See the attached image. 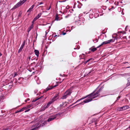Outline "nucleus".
<instances>
[{
  "label": "nucleus",
  "instance_id": "obj_1",
  "mask_svg": "<svg viewBox=\"0 0 130 130\" xmlns=\"http://www.w3.org/2000/svg\"><path fill=\"white\" fill-rule=\"evenodd\" d=\"M101 90L102 89L100 88L96 92H93L89 95H87L85 97L78 100L74 103H75L78 101H79L80 100L84 99L88 97V98L84 100L83 101V102L85 103H87L90 102L93 99L95 98L100 95L99 93Z\"/></svg>",
  "mask_w": 130,
  "mask_h": 130
},
{
  "label": "nucleus",
  "instance_id": "obj_2",
  "mask_svg": "<svg viewBox=\"0 0 130 130\" xmlns=\"http://www.w3.org/2000/svg\"><path fill=\"white\" fill-rule=\"evenodd\" d=\"M61 114V113L59 112L54 115L51 116L48 119L47 121L48 122H50L55 119H57L60 117Z\"/></svg>",
  "mask_w": 130,
  "mask_h": 130
},
{
  "label": "nucleus",
  "instance_id": "obj_3",
  "mask_svg": "<svg viewBox=\"0 0 130 130\" xmlns=\"http://www.w3.org/2000/svg\"><path fill=\"white\" fill-rule=\"evenodd\" d=\"M46 122H44L42 123L40 122L39 123H38L35 124H34L32 127H34V128L30 130H36L37 128L41 126H43L46 123Z\"/></svg>",
  "mask_w": 130,
  "mask_h": 130
},
{
  "label": "nucleus",
  "instance_id": "obj_4",
  "mask_svg": "<svg viewBox=\"0 0 130 130\" xmlns=\"http://www.w3.org/2000/svg\"><path fill=\"white\" fill-rule=\"evenodd\" d=\"M27 0H23L20 1L14 5L12 9H15L23 4Z\"/></svg>",
  "mask_w": 130,
  "mask_h": 130
},
{
  "label": "nucleus",
  "instance_id": "obj_5",
  "mask_svg": "<svg viewBox=\"0 0 130 130\" xmlns=\"http://www.w3.org/2000/svg\"><path fill=\"white\" fill-rule=\"evenodd\" d=\"M113 42V40L112 39H111L110 40H109L108 41H105L104 42L102 43V44L100 45L97 48H98L99 47L101 46L102 45L104 44H108L110 43L111 42Z\"/></svg>",
  "mask_w": 130,
  "mask_h": 130
},
{
  "label": "nucleus",
  "instance_id": "obj_6",
  "mask_svg": "<svg viewBox=\"0 0 130 130\" xmlns=\"http://www.w3.org/2000/svg\"><path fill=\"white\" fill-rule=\"evenodd\" d=\"M72 89H68L64 93L68 96L70 95L72 92Z\"/></svg>",
  "mask_w": 130,
  "mask_h": 130
},
{
  "label": "nucleus",
  "instance_id": "obj_7",
  "mask_svg": "<svg viewBox=\"0 0 130 130\" xmlns=\"http://www.w3.org/2000/svg\"><path fill=\"white\" fill-rule=\"evenodd\" d=\"M57 86V85H55L53 87L49 86L45 90H44L45 92H46L49 90L52 89L53 87H55Z\"/></svg>",
  "mask_w": 130,
  "mask_h": 130
},
{
  "label": "nucleus",
  "instance_id": "obj_8",
  "mask_svg": "<svg viewBox=\"0 0 130 130\" xmlns=\"http://www.w3.org/2000/svg\"><path fill=\"white\" fill-rule=\"evenodd\" d=\"M68 103L66 102H63L62 104L60 105V107L61 108H62L63 107H64L67 105Z\"/></svg>",
  "mask_w": 130,
  "mask_h": 130
},
{
  "label": "nucleus",
  "instance_id": "obj_9",
  "mask_svg": "<svg viewBox=\"0 0 130 130\" xmlns=\"http://www.w3.org/2000/svg\"><path fill=\"white\" fill-rule=\"evenodd\" d=\"M47 108V106H46V105H45L42 107L41 108V109L40 110V111H44L45 109Z\"/></svg>",
  "mask_w": 130,
  "mask_h": 130
},
{
  "label": "nucleus",
  "instance_id": "obj_10",
  "mask_svg": "<svg viewBox=\"0 0 130 130\" xmlns=\"http://www.w3.org/2000/svg\"><path fill=\"white\" fill-rule=\"evenodd\" d=\"M34 52L37 57H38L39 54V51L38 50H34Z\"/></svg>",
  "mask_w": 130,
  "mask_h": 130
},
{
  "label": "nucleus",
  "instance_id": "obj_11",
  "mask_svg": "<svg viewBox=\"0 0 130 130\" xmlns=\"http://www.w3.org/2000/svg\"><path fill=\"white\" fill-rule=\"evenodd\" d=\"M34 6V5H32L30 7V8L27 11V12H30L32 10V9L33 8Z\"/></svg>",
  "mask_w": 130,
  "mask_h": 130
},
{
  "label": "nucleus",
  "instance_id": "obj_12",
  "mask_svg": "<svg viewBox=\"0 0 130 130\" xmlns=\"http://www.w3.org/2000/svg\"><path fill=\"white\" fill-rule=\"evenodd\" d=\"M58 99V94H56L55 95L54 97L52 99H54L55 100V101L56 100H57V99Z\"/></svg>",
  "mask_w": 130,
  "mask_h": 130
},
{
  "label": "nucleus",
  "instance_id": "obj_13",
  "mask_svg": "<svg viewBox=\"0 0 130 130\" xmlns=\"http://www.w3.org/2000/svg\"><path fill=\"white\" fill-rule=\"evenodd\" d=\"M122 107L123 108V110H124L128 108H129V107L128 105H125Z\"/></svg>",
  "mask_w": 130,
  "mask_h": 130
},
{
  "label": "nucleus",
  "instance_id": "obj_14",
  "mask_svg": "<svg viewBox=\"0 0 130 130\" xmlns=\"http://www.w3.org/2000/svg\"><path fill=\"white\" fill-rule=\"evenodd\" d=\"M84 55H85L84 54H82V55H79V57L81 58H80V59H84V60H85Z\"/></svg>",
  "mask_w": 130,
  "mask_h": 130
},
{
  "label": "nucleus",
  "instance_id": "obj_15",
  "mask_svg": "<svg viewBox=\"0 0 130 130\" xmlns=\"http://www.w3.org/2000/svg\"><path fill=\"white\" fill-rule=\"evenodd\" d=\"M68 96L67 95L65 94L64 93L63 95L62 96V97L61 98V99H66L67 97Z\"/></svg>",
  "mask_w": 130,
  "mask_h": 130
},
{
  "label": "nucleus",
  "instance_id": "obj_16",
  "mask_svg": "<svg viewBox=\"0 0 130 130\" xmlns=\"http://www.w3.org/2000/svg\"><path fill=\"white\" fill-rule=\"evenodd\" d=\"M68 96L67 95L65 94L64 93L63 95L62 96V97L61 98V99H66L67 97Z\"/></svg>",
  "mask_w": 130,
  "mask_h": 130
},
{
  "label": "nucleus",
  "instance_id": "obj_17",
  "mask_svg": "<svg viewBox=\"0 0 130 130\" xmlns=\"http://www.w3.org/2000/svg\"><path fill=\"white\" fill-rule=\"evenodd\" d=\"M33 26V24H32L30 27L28 28V32H29L30 30L32 28Z\"/></svg>",
  "mask_w": 130,
  "mask_h": 130
},
{
  "label": "nucleus",
  "instance_id": "obj_18",
  "mask_svg": "<svg viewBox=\"0 0 130 130\" xmlns=\"http://www.w3.org/2000/svg\"><path fill=\"white\" fill-rule=\"evenodd\" d=\"M117 110L119 111H121L123 110V108L122 107H118L117 108Z\"/></svg>",
  "mask_w": 130,
  "mask_h": 130
},
{
  "label": "nucleus",
  "instance_id": "obj_19",
  "mask_svg": "<svg viewBox=\"0 0 130 130\" xmlns=\"http://www.w3.org/2000/svg\"><path fill=\"white\" fill-rule=\"evenodd\" d=\"M24 108H22V109H21L20 110H18L17 111H16L15 112V113H18V112H21L23 111L24 110Z\"/></svg>",
  "mask_w": 130,
  "mask_h": 130
},
{
  "label": "nucleus",
  "instance_id": "obj_20",
  "mask_svg": "<svg viewBox=\"0 0 130 130\" xmlns=\"http://www.w3.org/2000/svg\"><path fill=\"white\" fill-rule=\"evenodd\" d=\"M128 81L126 85L127 86H128L130 85V77L128 79Z\"/></svg>",
  "mask_w": 130,
  "mask_h": 130
},
{
  "label": "nucleus",
  "instance_id": "obj_21",
  "mask_svg": "<svg viewBox=\"0 0 130 130\" xmlns=\"http://www.w3.org/2000/svg\"><path fill=\"white\" fill-rule=\"evenodd\" d=\"M24 47L21 46L18 52V53H20L22 50V49H23Z\"/></svg>",
  "mask_w": 130,
  "mask_h": 130
},
{
  "label": "nucleus",
  "instance_id": "obj_22",
  "mask_svg": "<svg viewBox=\"0 0 130 130\" xmlns=\"http://www.w3.org/2000/svg\"><path fill=\"white\" fill-rule=\"evenodd\" d=\"M55 101V100L54 99H52L49 102V103L51 104L52 103L54 102Z\"/></svg>",
  "mask_w": 130,
  "mask_h": 130
},
{
  "label": "nucleus",
  "instance_id": "obj_23",
  "mask_svg": "<svg viewBox=\"0 0 130 130\" xmlns=\"http://www.w3.org/2000/svg\"><path fill=\"white\" fill-rule=\"evenodd\" d=\"M42 13H40L38 15L36 16L37 18L38 19L41 16Z\"/></svg>",
  "mask_w": 130,
  "mask_h": 130
},
{
  "label": "nucleus",
  "instance_id": "obj_24",
  "mask_svg": "<svg viewBox=\"0 0 130 130\" xmlns=\"http://www.w3.org/2000/svg\"><path fill=\"white\" fill-rule=\"evenodd\" d=\"M3 97H0V103L3 101Z\"/></svg>",
  "mask_w": 130,
  "mask_h": 130
},
{
  "label": "nucleus",
  "instance_id": "obj_25",
  "mask_svg": "<svg viewBox=\"0 0 130 130\" xmlns=\"http://www.w3.org/2000/svg\"><path fill=\"white\" fill-rule=\"evenodd\" d=\"M91 50L93 52L96 50V48H93Z\"/></svg>",
  "mask_w": 130,
  "mask_h": 130
},
{
  "label": "nucleus",
  "instance_id": "obj_26",
  "mask_svg": "<svg viewBox=\"0 0 130 130\" xmlns=\"http://www.w3.org/2000/svg\"><path fill=\"white\" fill-rule=\"evenodd\" d=\"M92 59V58H90L88 60H87L86 61L84 62V63L85 64H86L88 62H89V61L90 60Z\"/></svg>",
  "mask_w": 130,
  "mask_h": 130
},
{
  "label": "nucleus",
  "instance_id": "obj_27",
  "mask_svg": "<svg viewBox=\"0 0 130 130\" xmlns=\"http://www.w3.org/2000/svg\"><path fill=\"white\" fill-rule=\"evenodd\" d=\"M93 42H94L95 43L96 42H97L98 41V40L97 39H93Z\"/></svg>",
  "mask_w": 130,
  "mask_h": 130
},
{
  "label": "nucleus",
  "instance_id": "obj_28",
  "mask_svg": "<svg viewBox=\"0 0 130 130\" xmlns=\"http://www.w3.org/2000/svg\"><path fill=\"white\" fill-rule=\"evenodd\" d=\"M25 41H24L22 44V45H21V46H23V47H24V45H25Z\"/></svg>",
  "mask_w": 130,
  "mask_h": 130
},
{
  "label": "nucleus",
  "instance_id": "obj_29",
  "mask_svg": "<svg viewBox=\"0 0 130 130\" xmlns=\"http://www.w3.org/2000/svg\"><path fill=\"white\" fill-rule=\"evenodd\" d=\"M51 105V104H50L49 102H48L47 104H45V105H46V106H47V107L48 108V107H49L50 105Z\"/></svg>",
  "mask_w": 130,
  "mask_h": 130
},
{
  "label": "nucleus",
  "instance_id": "obj_30",
  "mask_svg": "<svg viewBox=\"0 0 130 130\" xmlns=\"http://www.w3.org/2000/svg\"><path fill=\"white\" fill-rule=\"evenodd\" d=\"M31 59V57L30 56H29V55L28 56L27 58V60L28 61H29Z\"/></svg>",
  "mask_w": 130,
  "mask_h": 130
},
{
  "label": "nucleus",
  "instance_id": "obj_31",
  "mask_svg": "<svg viewBox=\"0 0 130 130\" xmlns=\"http://www.w3.org/2000/svg\"><path fill=\"white\" fill-rule=\"evenodd\" d=\"M17 74L16 73H14V75H13L12 76L13 77H15L17 75Z\"/></svg>",
  "mask_w": 130,
  "mask_h": 130
},
{
  "label": "nucleus",
  "instance_id": "obj_32",
  "mask_svg": "<svg viewBox=\"0 0 130 130\" xmlns=\"http://www.w3.org/2000/svg\"><path fill=\"white\" fill-rule=\"evenodd\" d=\"M38 19V18H37V17L36 16L33 20L34 21H35Z\"/></svg>",
  "mask_w": 130,
  "mask_h": 130
},
{
  "label": "nucleus",
  "instance_id": "obj_33",
  "mask_svg": "<svg viewBox=\"0 0 130 130\" xmlns=\"http://www.w3.org/2000/svg\"><path fill=\"white\" fill-rule=\"evenodd\" d=\"M32 106V104H30L29 105H28L27 106L28 108H29L30 107H31Z\"/></svg>",
  "mask_w": 130,
  "mask_h": 130
},
{
  "label": "nucleus",
  "instance_id": "obj_34",
  "mask_svg": "<svg viewBox=\"0 0 130 130\" xmlns=\"http://www.w3.org/2000/svg\"><path fill=\"white\" fill-rule=\"evenodd\" d=\"M55 19L57 21H58L59 20L58 19V17L57 16H56L55 18Z\"/></svg>",
  "mask_w": 130,
  "mask_h": 130
},
{
  "label": "nucleus",
  "instance_id": "obj_35",
  "mask_svg": "<svg viewBox=\"0 0 130 130\" xmlns=\"http://www.w3.org/2000/svg\"><path fill=\"white\" fill-rule=\"evenodd\" d=\"M19 80H23V78H20L19 79Z\"/></svg>",
  "mask_w": 130,
  "mask_h": 130
},
{
  "label": "nucleus",
  "instance_id": "obj_36",
  "mask_svg": "<svg viewBox=\"0 0 130 130\" xmlns=\"http://www.w3.org/2000/svg\"><path fill=\"white\" fill-rule=\"evenodd\" d=\"M42 97V96H41V97H40V98H38V99H36L35 100H34V101H36L37 100H39V99H40V98H41Z\"/></svg>",
  "mask_w": 130,
  "mask_h": 130
},
{
  "label": "nucleus",
  "instance_id": "obj_37",
  "mask_svg": "<svg viewBox=\"0 0 130 130\" xmlns=\"http://www.w3.org/2000/svg\"><path fill=\"white\" fill-rule=\"evenodd\" d=\"M30 110V109H28V110H25V112H27L29 111Z\"/></svg>",
  "mask_w": 130,
  "mask_h": 130
},
{
  "label": "nucleus",
  "instance_id": "obj_38",
  "mask_svg": "<svg viewBox=\"0 0 130 130\" xmlns=\"http://www.w3.org/2000/svg\"><path fill=\"white\" fill-rule=\"evenodd\" d=\"M30 110V109H28V110H25V112H27L29 111Z\"/></svg>",
  "mask_w": 130,
  "mask_h": 130
},
{
  "label": "nucleus",
  "instance_id": "obj_39",
  "mask_svg": "<svg viewBox=\"0 0 130 130\" xmlns=\"http://www.w3.org/2000/svg\"><path fill=\"white\" fill-rule=\"evenodd\" d=\"M23 108H24V110H25V109H27L28 107H27H27H24Z\"/></svg>",
  "mask_w": 130,
  "mask_h": 130
},
{
  "label": "nucleus",
  "instance_id": "obj_40",
  "mask_svg": "<svg viewBox=\"0 0 130 130\" xmlns=\"http://www.w3.org/2000/svg\"><path fill=\"white\" fill-rule=\"evenodd\" d=\"M9 129L8 128L3 129L2 130H8Z\"/></svg>",
  "mask_w": 130,
  "mask_h": 130
},
{
  "label": "nucleus",
  "instance_id": "obj_41",
  "mask_svg": "<svg viewBox=\"0 0 130 130\" xmlns=\"http://www.w3.org/2000/svg\"><path fill=\"white\" fill-rule=\"evenodd\" d=\"M37 92L38 90H36L34 91V93H35V94L37 93Z\"/></svg>",
  "mask_w": 130,
  "mask_h": 130
},
{
  "label": "nucleus",
  "instance_id": "obj_42",
  "mask_svg": "<svg viewBox=\"0 0 130 130\" xmlns=\"http://www.w3.org/2000/svg\"><path fill=\"white\" fill-rule=\"evenodd\" d=\"M51 8V5H50V6L49 7V8H48V9H47V10H49Z\"/></svg>",
  "mask_w": 130,
  "mask_h": 130
},
{
  "label": "nucleus",
  "instance_id": "obj_43",
  "mask_svg": "<svg viewBox=\"0 0 130 130\" xmlns=\"http://www.w3.org/2000/svg\"><path fill=\"white\" fill-rule=\"evenodd\" d=\"M43 4V3L42 2H41L39 3V5H40L42 4Z\"/></svg>",
  "mask_w": 130,
  "mask_h": 130
},
{
  "label": "nucleus",
  "instance_id": "obj_44",
  "mask_svg": "<svg viewBox=\"0 0 130 130\" xmlns=\"http://www.w3.org/2000/svg\"><path fill=\"white\" fill-rule=\"evenodd\" d=\"M49 30L47 31V32L46 31H45V33H46V34H45V35H47V33H48V32H49Z\"/></svg>",
  "mask_w": 130,
  "mask_h": 130
},
{
  "label": "nucleus",
  "instance_id": "obj_45",
  "mask_svg": "<svg viewBox=\"0 0 130 130\" xmlns=\"http://www.w3.org/2000/svg\"><path fill=\"white\" fill-rule=\"evenodd\" d=\"M66 34V32H63V33H62V35H65V34Z\"/></svg>",
  "mask_w": 130,
  "mask_h": 130
},
{
  "label": "nucleus",
  "instance_id": "obj_46",
  "mask_svg": "<svg viewBox=\"0 0 130 130\" xmlns=\"http://www.w3.org/2000/svg\"><path fill=\"white\" fill-rule=\"evenodd\" d=\"M120 96H119L117 99V100H119V99L120 98Z\"/></svg>",
  "mask_w": 130,
  "mask_h": 130
},
{
  "label": "nucleus",
  "instance_id": "obj_47",
  "mask_svg": "<svg viewBox=\"0 0 130 130\" xmlns=\"http://www.w3.org/2000/svg\"><path fill=\"white\" fill-rule=\"evenodd\" d=\"M25 94V95H26V96H29V95H28V94L26 93V94Z\"/></svg>",
  "mask_w": 130,
  "mask_h": 130
},
{
  "label": "nucleus",
  "instance_id": "obj_48",
  "mask_svg": "<svg viewBox=\"0 0 130 130\" xmlns=\"http://www.w3.org/2000/svg\"><path fill=\"white\" fill-rule=\"evenodd\" d=\"M47 11H42V13H43V12H46Z\"/></svg>",
  "mask_w": 130,
  "mask_h": 130
},
{
  "label": "nucleus",
  "instance_id": "obj_49",
  "mask_svg": "<svg viewBox=\"0 0 130 130\" xmlns=\"http://www.w3.org/2000/svg\"><path fill=\"white\" fill-rule=\"evenodd\" d=\"M35 21H34V20H33L32 22V24H33H33L34 23V22Z\"/></svg>",
  "mask_w": 130,
  "mask_h": 130
},
{
  "label": "nucleus",
  "instance_id": "obj_50",
  "mask_svg": "<svg viewBox=\"0 0 130 130\" xmlns=\"http://www.w3.org/2000/svg\"><path fill=\"white\" fill-rule=\"evenodd\" d=\"M2 54L1 53H0V56H1L2 55Z\"/></svg>",
  "mask_w": 130,
  "mask_h": 130
},
{
  "label": "nucleus",
  "instance_id": "obj_51",
  "mask_svg": "<svg viewBox=\"0 0 130 130\" xmlns=\"http://www.w3.org/2000/svg\"><path fill=\"white\" fill-rule=\"evenodd\" d=\"M27 101H29V99H27Z\"/></svg>",
  "mask_w": 130,
  "mask_h": 130
},
{
  "label": "nucleus",
  "instance_id": "obj_52",
  "mask_svg": "<svg viewBox=\"0 0 130 130\" xmlns=\"http://www.w3.org/2000/svg\"><path fill=\"white\" fill-rule=\"evenodd\" d=\"M68 17V16H65V18H67Z\"/></svg>",
  "mask_w": 130,
  "mask_h": 130
},
{
  "label": "nucleus",
  "instance_id": "obj_53",
  "mask_svg": "<svg viewBox=\"0 0 130 130\" xmlns=\"http://www.w3.org/2000/svg\"><path fill=\"white\" fill-rule=\"evenodd\" d=\"M27 101V100H25V102H26Z\"/></svg>",
  "mask_w": 130,
  "mask_h": 130
},
{
  "label": "nucleus",
  "instance_id": "obj_54",
  "mask_svg": "<svg viewBox=\"0 0 130 130\" xmlns=\"http://www.w3.org/2000/svg\"><path fill=\"white\" fill-rule=\"evenodd\" d=\"M43 100H42V101H41V102H43Z\"/></svg>",
  "mask_w": 130,
  "mask_h": 130
},
{
  "label": "nucleus",
  "instance_id": "obj_55",
  "mask_svg": "<svg viewBox=\"0 0 130 130\" xmlns=\"http://www.w3.org/2000/svg\"><path fill=\"white\" fill-rule=\"evenodd\" d=\"M128 128H130V125L128 127Z\"/></svg>",
  "mask_w": 130,
  "mask_h": 130
},
{
  "label": "nucleus",
  "instance_id": "obj_56",
  "mask_svg": "<svg viewBox=\"0 0 130 130\" xmlns=\"http://www.w3.org/2000/svg\"><path fill=\"white\" fill-rule=\"evenodd\" d=\"M79 47H78L77 48V49H79Z\"/></svg>",
  "mask_w": 130,
  "mask_h": 130
},
{
  "label": "nucleus",
  "instance_id": "obj_57",
  "mask_svg": "<svg viewBox=\"0 0 130 130\" xmlns=\"http://www.w3.org/2000/svg\"><path fill=\"white\" fill-rule=\"evenodd\" d=\"M95 125H96V123L95 122Z\"/></svg>",
  "mask_w": 130,
  "mask_h": 130
},
{
  "label": "nucleus",
  "instance_id": "obj_58",
  "mask_svg": "<svg viewBox=\"0 0 130 130\" xmlns=\"http://www.w3.org/2000/svg\"><path fill=\"white\" fill-rule=\"evenodd\" d=\"M39 5H39H37V6H38Z\"/></svg>",
  "mask_w": 130,
  "mask_h": 130
},
{
  "label": "nucleus",
  "instance_id": "obj_59",
  "mask_svg": "<svg viewBox=\"0 0 130 130\" xmlns=\"http://www.w3.org/2000/svg\"><path fill=\"white\" fill-rule=\"evenodd\" d=\"M74 49H76V48H74Z\"/></svg>",
  "mask_w": 130,
  "mask_h": 130
},
{
  "label": "nucleus",
  "instance_id": "obj_60",
  "mask_svg": "<svg viewBox=\"0 0 130 130\" xmlns=\"http://www.w3.org/2000/svg\"><path fill=\"white\" fill-rule=\"evenodd\" d=\"M130 67H127V68H129Z\"/></svg>",
  "mask_w": 130,
  "mask_h": 130
},
{
  "label": "nucleus",
  "instance_id": "obj_61",
  "mask_svg": "<svg viewBox=\"0 0 130 130\" xmlns=\"http://www.w3.org/2000/svg\"><path fill=\"white\" fill-rule=\"evenodd\" d=\"M1 3V1H0V4Z\"/></svg>",
  "mask_w": 130,
  "mask_h": 130
},
{
  "label": "nucleus",
  "instance_id": "obj_62",
  "mask_svg": "<svg viewBox=\"0 0 130 130\" xmlns=\"http://www.w3.org/2000/svg\"><path fill=\"white\" fill-rule=\"evenodd\" d=\"M72 27H71V28H72Z\"/></svg>",
  "mask_w": 130,
  "mask_h": 130
},
{
  "label": "nucleus",
  "instance_id": "obj_63",
  "mask_svg": "<svg viewBox=\"0 0 130 130\" xmlns=\"http://www.w3.org/2000/svg\"><path fill=\"white\" fill-rule=\"evenodd\" d=\"M57 36V35H56V36H55L54 37H55V36Z\"/></svg>",
  "mask_w": 130,
  "mask_h": 130
},
{
  "label": "nucleus",
  "instance_id": "obj_64",
  "mask_svg": "<svg viewBox=\"0 0 130 130\" xmlns=\"http://www.w3.org/2000/svg\"><path fill=\"white\" fill-rule=\"evenodd\" d=\"M20 83H22L21 82H20Z\"/></svg>",
  "mask_w": 130,
  "mask_h": 130
}]
</instances>
